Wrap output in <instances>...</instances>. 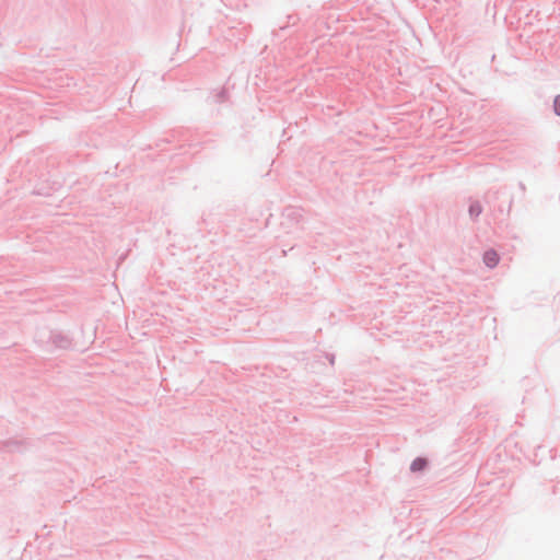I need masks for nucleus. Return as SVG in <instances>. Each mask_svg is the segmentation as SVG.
Returning a JSON list of instances; mask_svg holds the SVG:
<instances>
[{
	"mask_svg": "<svg viewBox=\"0 0 560 560\" xmlns=\"http://www.w3.org/2000/svg\"><path fill=\"white\" fill-rule=\"evenodd\" d=\"M555 110L560 116V95L555 100Z\"/></svg>",
	"mask_w": 560,
	"mask_h": 560,
	"instance_id": "obj_3",
	"label": "nucleus"
},
{
	"mask_svg": "<svg viewBox=\"0 0 560 560\" xmlns=\"http://www.w3.org/2000/svg\"><path fill=\"white\" fill-rule=\"evenodd\" d=\"M425 466H427V460L424 458H416L411 463L410 468L412 471H419V470H422Z\"/></svg>",
	"mask_w": 560,
	"mask_h": 560,
	"instance_id": "obj_2",
	"label": "nucleus"
},
{
	"mask_svg": "<svg viewBox=\"0 0 560 560\" xmlns=\"http://www.w3.org/2000/svg\"><path fill=\"white\" fill-rule=\"evenodd\" d=\"M481 209L479 206H471L470 207V213H475L476 215H478L480 213Z\"/></svg>",
	"mask_w": 560,
	"mask_h": 560,
	"instance_id": "obj_4",
	"label": "nucleus"
},
{
	"mask_svg": "<svg viewBox=\"0 0 560 560\" xmlns=\"http://www.w3.org/2000/svg\"><path fill=\"white\" fill-rule=\"evenodd\" d=\"M483 260L488 267L493 268L499 262V256L494 250H488L483 255Z\"/></svg>",
	"mask_w": 560,
	"mask_h": 560,
	"instance_id": "obj_1",
	"label": "nucleus"
}]
</instances>
